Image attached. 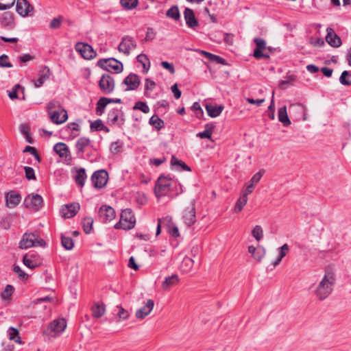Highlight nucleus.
Returning a JSON list of instances; mask_svg holds the SVG:
<instances>
[{
	"label": "nucleus",
	"mask_w": 351,
	"mask_h": 351,
	"mask_svg": "<svg viewBox=\"0 0 351 351\" xmlns=\"http://www.w3.org/2000/svg\"><path fill=\"white\" fill-rule=\"evenodd\" d=\"M335 282L336 275L334 269L330 267H326L321 281L316 286H311V288L314 287L313 295L319 301L326 300L333 291Z\"/></svg>",
	"instance_id": "nucleus-1"
},
{
	"label": "nucleus",
	"mask_w": 351,
	"mask_h": 351,
	"mask_svg": "<svg viewBox=\"0 0 351 351\" xmlns=\"http://www.w3.org/2000/svg\"><path fill=\"white\" fill-rule=\"evenodd\" d=\"M47 111L51 122L55 124H62L68 119L67 111L57 100H52L47 104Z\"/></svg>",
	"instance_id": "nucleus-2"
},
{
	"label": "nucleus",
	"mask_w": 351,
	"mask_h": 351,
	"mask_svg": "<svg viewBox=\"0 0 351 351\" xmlns=\"http://www.w3.org/2000/svg\"><path fill=\"white\" fill-rule=\"evenodd\" d=\"M46 245V242L39 237V234L37 232H35L32 233H25L19 243V247L21 249H27L35 246L45 247Z\"/></svg>",
	"instance_id": "nucleus-3"
},
{
	"label": "nucleus",
	"mask_w": 351,
	"mask_h": 351,
	"mask_svg": "<svg viewBox=\"0 0 351 351\" xmlns=\"http://www.w3.org/2000/svg\"><path fill=\"white\" fill-rule=\"evenodd\" d=\"M136 224V218L130 208L123 210L121 213L120 220L114 225L116 229L125 230L132 229Z\"/></svg>",
	"instance_id": "nucleus-4"
},
{
	"label": "nucleus",
	"mask_w": 351,
	"mask_h": 351,
	"mask_svg": "<svg viewBox=\"0 0 351 351\" xmlns=\"http://www.w3.org/2000/svg\"><path fill=\"white\" fill-rule=\"evenodd\" d=\"M97 65L103 70L114 73H120L123 69V64L113 58L100 59Z\"/></svg>",
	"instance_id": "nucleus-5"
},
{
	"label": "nucleus",
	"mask_w": 351,
	"mask_h": 351,
	"mask_svg": "<svg viewBox=\"0 0 351 351\" xmlns=\"http://www.w3.org/2000/svg\"><path fill=\"white\" fill-rule=\"evenodd\" d=\"M173 176L171 175L160 176L155 184L154 192L156 196L158 197L165 196L167 194L169 191V187L171 184Z\"/></svg>",
	"instance_id": "nucleus-6"
},
{
	"label": "nucleus",
	"mask_w": 351,
	"mask_h": 351,
	"mask_svg": "<svg viewBox=\"0 0 351 351\" xmlns=\"http://www.w3.org/2000/svg\"><path fill=\"white\" fill-rule=\"evenodd\" d=\"M125 121V114L121 109L114 108L108 112L107 117L108 124L117 125L119 128H122Z\"/></svg>",
	"instance_id": "nucleus-7"
},
{
	"label": "nucleus",
	"mask_w": 351,
	"mask_h": 351,
	"mask_svg": "<svg viewBox=\"0 0 351 351\" xmlns=\"http://www.w3.org/2000/svg\"><path fill=\"white\" fill-rule=\"evenodd\" d=\"M23 205L31 210L38 211L43 206V199L38 194H29L24 199Z\"/></svg>",
	"instance_id": "nucleus-8"
},
{
	"label": "nucleus",
	"mask_w": 351,
	"mask_h": 351,
	"mask_svg": "<svg viewBox=\"0 0 351 351\" xmlns=\"http://www.w3.org/2000/svg\"><path fill=\"white\" fill-rule=\"evenodd\" d=\"M254 42L256 44V47L253 52L254 57L257 60L269 58V54L267 53L265 40L261 38H254Z\"/></svg>",
	"instance_id": "nucleus-9"
},
{
	"label": "nucleus",
	"mask_w": 351,
	"mask_h": 351,
	"mask_svg": "<svg viewBox=\"0 0 351 351\" xmlns=\"http://www.w3.org/2000/svg\"><path fill=\"white\" fill-rule=\"evenodd\" d=\"M101 91L104 94H110L113 92L115 86L114 78L108 73L101 75L99 83Z\"/></svg>",
	"instance_id": "nucleus-10"
},
{
	"label": "nucleus",
	"mask_w": 351,
	"mask_h": 351,
	"mask_svg": "<svg viewBox=\"0 0 351 351\" xmlns=\"http://www.w3.org/2000/svg\"><path fill=\"white\" fill-rule=\"evenodd\" d=\"M195 200H192L189 206L185 207L182 213V219L187 226H191L195 223Z\"/></svg>",
	"instance_id": "nucleus-11"
},
{
	"label": "nucleus",
	"mask_w": 351,
	"mask_h": 351,
	"mask_svg": "<svg viewBox=\"0 0 351 351\" xmlns=\"http://www.w3.org/2000/svg\"><path fill=\"white\" fill-rule=\"evenodd\" d=\"M108 173L106 170L101 169L95 171L91 176V182L95 188L102 189L108 182Z\"/></svg>",
	"instance_id": "nucleus-12"
},
{
	"label": "nucleus",
	"mask_w": 351,
	"mask_h": 351,
	"mask_svg": "<svg viewBox=\"0 0 351 351\" xmlns=\"http://www.w3.org/2000/svg\"><path fill=\"white\" fill-rule=\"evenodd\" d=\"M66 322L64 318H58L50 322L47 326V332L49 335L55 336L64 331Z\"/></svg>",
	"instance_id": "nucleus-13"
},
{
	"label": "nucleus",
	"mask_w": 351,
	"mask_h": 351,
	"mask_svg": "<svg viewBox=\"0 0 351 351\" xmlns=\"http://www.w3.org/2000/svg\"><path fill=\"white\" fill-rule=\"evenodd\" d=\"M75 49L86 60L93 59L97 55L96 51H94L92 46L87 43H77L75 45Z\"/></svg>",
	"instance_id": "nucleus-14"
},
{
	"label": "nucleus",
	"mask_w": 351,
	"mask_h": 351,
	"mask_svg": "<svg viewBox=\"0 0 351 351\" xmlns=\"http://www.w3.org/2000/svg\"><path fill=\"white\" fill-rule=\"evenodd\" d=\"M136 43L132 36H125L118 46V50L128 56L130 51L136 49Z\"/></svg>",
	"instance_id": "nucleus-15"
},
{
	"label": "nucleus",
	"mask_w": 351,
	"mask_h": 351,
	"mask_svg": "<svg viewBox=\"0 0 351 351\" xmlns=\"http://www.w3.org/2000/svg\"><path fill=\"white\" fill-rule=\"evenodd\" d=\"M16 10L19 15L25 17L33 14L34 7L27 0H17Z\"/></svg>",
	"instance_id": "nucleus-16"
},
{
	"label": "nucleus",
	"mask_w": 351,
	"mask_h": 351,
	"mask_svg": "<svg viewBox=\"0 0 351 351\" xmlns=\"http://www.w3.org/2000/svg\"><path fill=\"white\" fill-rule=\"evenodd\" d=\"M75 149L77 156L83 158L85 152L89 147H92L91 141L89 138L80 137L75 143Z\"/></svg>",
	"instance_id": "nucleus-17"
},
{
	"label": "nucleus",
	"mask_w": 351,
	"mask_h": 351,
	"mask_svg": "<svg viewBox=\"0 0 351 351\" xmlns=\"http://www.w3.org/2000/svg\"><path fill=\"white\" fill-rule=\"evenodd\" d=\"M99 216L102 222L107 223L114 219L115 211L111 206L104 205L99 210Z\"/></svg>",
	"instance_id": "nucleus-18"
},
{
	"label": "nucleus",
	"mask_w": 351,
	"mask_h": 351,
	"mask_svg": "<svg viewBox=\"0 0 351 351\" xmlns=\"http://www.w3.org/2000/svg\"><path fill=\"white\" fill-rule=\"evenodd\" d=\"M21 201V195L14 191H10L5 195V206L8 208H15L20 204Z\"/></svg>",
	"instance_id": "nucleus-19"
},
{
	"label": "nucleus",
	"mask_w": 351,
	"mask_h": 351,
	"mask_svg": "<svg viewBox=\"0 0 351 351\" xmlns=\"http://www.w3.org/2000/svg\"><path fill=\"white\" fill-rule=\"evenodd\" d=\"M80 209L78 203H73L62 206L60 213L64 218H71L74 217Z\"/></svg>",
	"instance_id": "nucleus-20"
},
{
	"label": "nucleus",
	"mask_w": 351,
	"mask_h": 351,
	"mask_svg": "<svg viewBox=\"0 0 351 351\" xmlns=\"http://www.w3.org/2000/svg\"><path fill=\"white\" fill-rule=\"evenodd\" d=\"M123 84L128 86L126 90H134L138 88L141 81L136 74L131 73L123 80Z\"/></svg>",
	"instance_id": "nucleus-21"
},
{
	"label": "nucleus",
	"mask_w": 351,
	"mask_h": 351,
	"mask_svg": "<svg viewBox=\"0 0 351 351\" xmlns=\"http://www.w3.org/2000/svg\"><path fill=\"white\" fill-rule=\"evenodd\" d=\"M327 35L326 40L327 43L332 47H339L341 45L342 42L340 37L335 32L332 28L327 27Z\"/></svg>",
	"instance_id": "nucleus-22"
},
{
	"label": "nucleus",
	"mask_w": 351,
	"mask_h": 351,
	"mask_svg": "<svg viewBox=\"0 0 351 351\" xmlns=\"http://www.w3.org/2000/svg\"><path fill=\"white\" fill-rule=\"evenodd\" d=\"M1 25L7 29H12L15 27L14 14L11 12H5L1 19Z\"/></svg>",
	"instance_id": "nucleus-23"
},
{
	"label": "nucleus",
	"mask_w": 351,
	"mask_h": 351,
	"mask_svg": "<svg viewBox=\"0 0 351 351\" xmlns=\"http://www.w3.org/2000/svg\"><path fill=\"white\" fill-rule=\"evenodd\" d=\"M184 17L186 25L190 28H195L199 25L198 21L195 16L194 12L192 9L186 8L184 11Z\"/></svg>",
	"instance_id": "nucleus-24"
},
{
	"label": "nucleus",
	"mask_w": 351,
	"mask_h": 351,
	"mask_svg": "<svg viewBox=\"0 0 351 351\" xmlns=\"http://www.w3.org/2000/svg\"><path fill=\"white\" fill-rule=\"evenodd\" d=\"M154 306V301L151 299L147 300L145 305L136 311V317L138 319H144L151 313Z\"/></svg>",
	"instance_id": "nucleus-25"
},
{
	"label": "nucleus",
	"mask_w": 351,
	"mask_h": 351,
	"mask_svg": "<svg viewBox=\"0 0 351 351\" xmlns=\"http://www.w3.org/2000/svg\"><path fill=\"white\" fill-rule=\"evenodd\" d=\"M205 108L208 116L213 118L219 116L224 108L222 105L213 104H206Z\"/></svg>",
	"instance_id": "nucleus-26"
},
{
	"label": "nucleus",
	"mask_w": 351,
	"mask_h": 351,
	"mask_svg": "<svg viewBox=\"0 0 351 351\" xmlns=\"http://www.w3.org/2000/svg\"><path fill=\"white\" fill-rule=\"evenodd\" d=\"M53 150L61 158H67L70 156L71 153L68 146L64 143H57L53 146Z\"/></svg>",
	"instance_id": "nucleus-27"
},
{
	"label": "nucleus",
	"mask_w": 351,
	"mask_h": 351,
	"mask_svg": "<svg viewBox=\"0 0 351 351\" xmlns=\"http://www.w3.org/2000/svg\"><path fill=\"white\" fill-rule=\"evenodd\" d=\"M171 165L176 170L191 171V169L184 162L172 156L171 158Z\"/></svg>",
	"instance_id": "nucleus-28"
},
{
	"label": "nucleus",
	"mask_w": 351,
	"mask_h": 351,
	"mask_svg": "<svg viewBox=\"0 0 351 351\" xmlns=\"http://www.w3.org/2000/svg\"><path fill=\"white\" fill-rule=\"evenodd\" d=\"M179 282V277L176 274H173L169 277H167L165 280L162 283V288L167 291L171 287L176 286Z\"/></svg>",
	"instance_id": "nucleus-29"
},
{
	"label": "nucleus",
	"mask_w": 351,
	"mask_h": 351,
	"mask_svg": "<svg viewBox=\"0 0 351 351\" xmlns=\"http://www.w3.org/2000/svg\"><path fill=\"white\" fill-rule=\"evenodd\" d=\"M278 117L279 121L281 122L285 127H287L291 124V121L288 117L287 107L285 106L278 109Z\"/></svg>",
	"instance_id": "nucleus-30"
},
{
	"label": "nucleus",
	"mask_w": 351,
	"mask_h": 351,
	"mask_svg": "<svg viewBox=\"0 0 351 351\" xmlns=\"http://www.w3.org/2000/svg\"><path fill=\"white\" fill-rule=\"evenodd\" d=\"M92 315L95 318L101 317L106 311L105 305L103 303H95L91 308Z\"/></svg>",
	"instance_id": "nucleus-31"
},
{
	"label": "nucleus",
	"mask_w": 351,
	"mask_h": 351,
	"mask_svg": "<svg viewBox=\"0 0 351 351\" xmlns=\"http://www.w3.org/2000/svg\"><path fill=\"white\" fill-rule=\"evenodd\" d=\"M109 104V101L107 97H101L96 104V114L101 116L104 112L106 106Z\"/></svg>",
	"instance_id": "nucleus-32"
},
{
	"label": "nucleus",
	"mask_w": 351,
	"mask_h": 351,
	"mask_svg": "<svg viewBox=\"0 0 351 351\" xmlns=\"http://www.w3.org/2000/svg\"><path fill=\"white\" fill-rule=\"evenodd\" d=\"M87 178V176L86 173L85 169L80 168L77 170V173L75 176V181L76 184L80 187H83L85 183V181Z\"/></svg>",
	"instance_id": "nucleus-33"
},
{
	"label": "nucleus",
	"mask_w": 351,
	"mask_h": 351,
	"mask_svg": "<svg viewBox=\"0 0 351 351\" xmlns=\"http://www.w3.org/2000/svg\"><path fill=\"white\" fill-rule=\"evenodd\" d=\"M8 335L10 340L14 341V342L19 344L22 343L21 337L19 336V332L16 328L14 327H10L8 330Z\"/></svg>",
	"instance_id": "nucleus-34"
},
{
	"label": "nucleus",
	"mask_w": 351,
	"mask_h": 351,
	"mask_svg": "<svg viewBox=\"0 0 351 351\" xmlns=\"http://www.w3.org/2000/svg\"><path fill=\"white\" fill-rule=\"evenodd\" d=\"M149 123L156 130H160L165 126V123L158 115H153L149 120Z\"/></svg>",
	"instance_id": "nucleus-35"
},
{
	"label": "nucleus",
	"mask_w": 351,
	"mask_h": 351,
	"mask_svg": "<svg viewBox=\"0 0 351 351\" xmlns=\"http://www.w3.org/2000/svg\"><path fill=\"white\" fill-rule=\"evenodd\" d=\"M50 71L47 68H45L43 73L40 75L38 80L34 81V85L36 87H40L45 80L49 77Z\"/></svg>",
	"instance_id": "nucleus-36"
},
{
	"label": "nucleus",
	"mask_w": 351,
	"mask_h": 351,
	"mask_svg": "<svg viewBox=\"0 0 351 351\" xmlns=\"http://www.w3.org/2000/svg\"><path fill=\"white\" fill-rule=\"evenodd\" d=\"M193 264L194 261L189 256H185L182 261L180 268L183 271L187 272L191 269V268L193 266Z\"/></svg>",
	"instance_id": "nucleus-37"
},
{
	"label": "nucleus",
	"mask_w": 351,
	"mask_h": 351,
	"mask_svg": "<svg viewBox=\"0 0 351 351\" xmlns=\"http://www.w3.org/2000/svg\"><path fill=\"white\" fill-rule=\"evenodd\" d=\"M166 16L175 21H178L180 19V14L177 5H173L166 12Z\"/></svg>",
	"instance_id": "nucleus-38"
},
{
	"label": "nucleus",
	"mask_w": 351,
	"mask_h": 351,
	"mask_svg": "<svg viewBox=\"0 0 351 351\" xmlns=\"http://www.w3.org/2000/svg\"><path fill=\"white\" fill-rule=\"evenodd\" d=\"M136 58L137 61L142 64L144 72L147 73L150 68V61L148 57L144 53H141Z\"/></svg>",
	"instance_id": "nucleus-39"
},
{
	"label": "nucleus",
	"mask_w": 351,
	"mask_h": 351,
	"mask_svg": "<svg viewBox=\"0 0 351 351\" xmlns=\"http://www.w3.org/2000/svg\"><path fill=\"white\" fill-rule=\"evenodd\" d=\"M247 202V197L246 195H241V197L237 199L236 204L234 206V211L238 213L241 212L243 207L245 206Z\"/></svg>",
	"instance_id": "nucleus-40"
},
{
	"label": "nucleus",
	"mask_w": 351,
	"mask_h": 351,
	"mask_svg": "<svg viewBox=\"0 0 351 351\" xmlns=\"http://www.w3.org/2000/svg\"><path fill=\"white\" fill-rule=\"evenodd\" d=\"M82 224L84 232L86 234H90L93 228V219L90 217H86L84 218Z\"/></svg>",
	"instance_id": "nucleus-41"
},
{
	"label": "nucleus",
	"mask_w": 351,
	"mask_h": 351,
	"mask_svg": "<svg viewBox=\"0 0 351 351\" xmlns=\"http://www.w3.org/2000/svg\"><path fill=\"white\" fill-rule=\"evenodd\" d=\"M339 82L344 86H351V71H343L339 77Z\"/></svg>",
	"instance_id": "nucleus-42"
},
{
	"label": "nucleus",
	"mask_w": 351,
	"mask_h": 351,
	"mask_svg": "<svg viewBox=\"0 0 351 351\" xmlns=\"http://www.w3.org/2000/svg\"><path fill=\"white\" fill-rule=\"evenodd\" d=\"M123 143L118 140L111 143L110 145V152L113 154H117L123 152Z\"/></svg>",
	"instance_id": "nucleus-43"
},
{
	"label": "nucleus",
	"mask_w": 351,
	"mask_h": 351,
	"mask_svg": "<svg viewBox=\"0 0 351 351\" xmlns=\"http://www.w3.org/2000/svg\"><path fill=\"white\" fill-rule=\"evenodd\" d=\"M61 243L62 246L67 250H71L73 248V241L70 237H66L63 234L61 235Z\"/></svg>",
	"instance_id": "nucleus-44"
},
{
	"label": "nucleus",
	"mask_w": 351,
	"mask_h": 351,
	"mask_svg": "<svg viewBox=\"0 0 351 351\" xmlns=\"http://www.w3.org/2000/svg\"><path fill=\"white\" fill-rule=\"evenodd\" d=\"M252 234L257 241H260L263 237V230L261 226L256 225L253 228Z\"/></svg>",
	"instance_id": "nucleus-45"
},
{
	"label": "nucleus",
	"mask_w": 351,
	"mask_h": 351,
	"mask_svg": "<svg viewBox=\"0 0 351 351\" xmlns=\"http://www.w3.org/2000/svg\"><path fill=\"white\" fill-rule=\"evenodd\" d=\"M63 16L59 15L57 17L53 18L49 23V28L51 29H56L60 27L63 21Z\"/></svg>",
	"instance_id": "nucleus-46"
},
{
	"label": "nucleus",
	"mask_w": 351,
	"mask_h": 351,
	"mask_svg": "<svg viewBox=\"0 0 351 351\" xmlns=\"http://www.w3.org/2000/svg\"><path fill=\"white\" fill-rule=\"evenodd\" d=\"M121 5L127 10H132L138 5V0H120Z\"/></svg>",
	"instance_id": "nucleus-47"
},
{
	"label": "nucleus",
	"mask_w": 351,
	"mask_h": 351,
	"mask_svg": "<svg viewBox=\"0 0 351 351\" xmlns=\"http://www.w3.org/2000/svg\"><path fill=\"white\" fill-rule=\"evenodd\" d=\"M116 311L117 315L119 317L120 319H127L130 316V313L121 306H117Z\"/></svg>",
	"instance_id": "nucleus-48"
},
{
	"label": "nucleus",
	"mask_w": 351,
	"mask_h": 351,
	"mask_svg": "<svg viewBox=\"0 0 351 351\" xmlns=\"http://www.w3.org/2000/svg\"><path fill=\"white\" fill-rule=\"evenodd\" d=\"M14 292V287L11 285H7L4 290L2 291L1 296L4 300H8Z\"/></svg>",
	"instance_id": "nucleus-49"
},
{
	"label": "nucleus",
	"mask_w": 351,
	"mask_h": 351,
	"mask_svg": "<svg viewBox=\"0 0 351 351\" xmlns=\"http://www.w3.org/2000/svg\"><path fill=\"white\" fill-rule=\"evenodd\" d=\"M133 110H139L147 114L149 112V108L147 104L144 101H137L133 107Z\"/></svg>",
	"instance_id": "nucleus-50"
},
{
	"label": "nucleus",
	"mask_w": 351,
	"mask_h": 351,
	"mask_svg": "<svg viewBox=\"0 0 351 351\" xmlns=\"http://www.w3.org/2000/svg\"><path fill=\"white\" fill-rule=\"evenodd\" d=\"M19 90H21L23 93L25 90L23 87H22L20 84H17L12 88V90L10 91V93L8 94L9 97L11 99H18L19 96H18L17 92Z\"/></svg>",
	"instance_id": "nucleus-51"
},
{
	"label": "nucleus",
	"mask_w": 351,
	"mask_h": 351,
	"mask_svg": "<svg viewBox=\"0 0 351 351\" xmlns=\"http://www.w3.org/2000/svg\"><path fill=\"white\" fill-rule=\"evenodd\" d=\"M206 58L211 62H215L220 64H226V60L223 58H221L219 56L213 54L211 53H207Z\"/></svg>",
	"instance_id": "nucleus-52"
},
{
	"label": "nucleus",
	"mask_w": 351,
	"mask_h": 351,
	"mask_svg": "<svg viewBox=\"0 0 351 351\" xmlns=\"http://www.w3.org/2000/svg\"><path fill=\"white\" fill-rule=\"evenodd\" d=\"M265 254V250L263 247H257L256 252L253 254L252 257L256 260L257 261H261L262 258L264 257Z\"/></svg>",
	"instance_id": "nucleus-53"
},
{
	"label": "nucleus",
	"mask_w": 351,
	"mask_h": 351,
	"mask_svg": "<svg viewBox=\"0 0 351 351\" xmlns=\"http://www.w3.org/2000/svg\"><path fill=\"white\" fill-rule=\"evenodd\" d=\"M24 170L25 173V177L27 180H36V176L34 173V170L32 167H24Z\"/></svg>",
	"instance_id": "nucleus-54"
},
{
	"label": "nucleus",
	"mask_w": 351,
	"mask_h": 351,
	"mask_svg": "<svg viewBox=\"0 0 351 351\" xmlns=\"http://www.w3.org/2000/svg\"><path fill=\"white\" fill-rule=\"evenodd\" d=\"M155 86H156V83L153 80H150L149 78H147L145 80V95L146 97H148V91L149 90H152L154 88Z\"/></svg>",
	"instance_id": "nucleus-55"
},
{
	"label": "nucleus",
	"mask_w": 351,
	"mask_h": 351,
	"mask_svg": "<svg viewBox=\"0 0 351 351\" xmlns=\"http://www.w3.org/2000/svg\"><path fill=\"white\" fill-rule=\"evenodd\" d=\"M103 125V121L101 119H97L90 123V128L92 131H101Z\"/></svg>",
	"instance_id": "nucleus-56"
},
{
	"label": "nucleus",
	"mask_w": 351,
	"mask_h": 351,
	"mask_svg": "<svg viewBox=\"0 0 351 351\" xmlns=\"http://www.w3.org/2000/svg\"><path fill=\"white\" fill-rule=\"evenodd\" d=\"M0 67H12V64L9 62V58L7 55L0 56Z\"/></svg>",
	"instance_id": "nucleus-57"
},
{
	"label": "nucleus",
	"mask_w": 351,
	"mask_h": 351,
	"mask_svg": "<svg viewBox=\"0 0 351 351\" xmlns=\"http://www.w3.org/2000/svg\"><path fill=\"white\" fill-rule=\"evenodd\" d=\"M268 117L271 120L274 119L275 118V105L274 101V94L272 95L270 105L268 106Z\"/></svg>",
	"instance_id": "nucleus-58"
},
{
	"label": "nucleus",
	"mask_w": 351,
	"mask_h": 351,
	"mask_svg": "<svg viewBox=\"0 0 351 351\" xmlns=\"http://www.w3.org/2000/svg\"><path fill=\"white\" fill-rule=\"evenodd\" d=\"M156 37V32L152 27H148L146 33L145 38L143 41L148 42L154 40Z\"/></svg>",
	"instance_id": "nucleus-59"
},
{
	"label": "nucleus",
	"mask_w": 351,
	"mask_h": 351,
	"mask_svg": "<svg viewBox=\"0 0 351 351\" xmlns=\"http://www.w3.org/2000/svg\"><path fill=\"white\" fill-rule=\"evenodd\" d=\"M169 224L168 225V232L169 233L171 234V236L173 237H178L180 236V232H179V230H178V228L176 226H172V224H171V223H169Z\"/></svg>",
	"instance_id": "nucleus-60"
},
{
	"label": "nucleus",
	"mask_w": 351,
	"mask_h": 351,
	"mask_svg": "<svg viewBox=\"0 0 351 351\" xmlns=\"http://www.w3.org/2000/svg\"><path fill=\"white\" fill-rule=\"evenodd\" d=\"M172 220V218L169 216H167L162 219H158V223L156 228V235H158L160 233V228L162 223H164L165 222L171 223Z\"/></svg>",
	"instance_id": "nucleus-61"
},
{
	"label": "nucleus",
	"mask_w": 351,
	"mask_h": 351,
	"mask_svg": "<svg viewBox=\"0 0 351 351\" xmlns=\"http://www.w3.org/2000/svg\"><path fill=\"white\" fill-rule=\"evenodd\" d=\"M265 173L264 169H261L258 172L255 173L250 180V182L253 184H257L261 179L262 176Z\"/></svg>",
	"instance_id": "nucleus-62"
},
{
	"label": "nucleus",
	"mask_w": 351,
	"mask_h": 351,
	"mask_svg": "<svg viewBox=\"0 0 351 351\" xmlns=\"http://www.w3.org/2000/svg\"><path fill=\"white\" fill-rule=\"evenodd\" d=\"M23 262L26 267L30 269H33L37 266L36 264L34 263L33 260L28 258L27 255L23 256Z\"/></svg>",
	"instance_id": "nucleus-63"
},
{
	"label": "nucleus",
	"mask_w": 351,
	"mask_h": 351,
	"mask_svg": "<svg viewBox=\"0 0 351 351\" xmlns=\"http://www.w3.org/2000/svg\"><path fill=\"white\" fill-rule=\"evenodd\" d=\"M289 250V245L287 243L284 244L282 246H281L280 247L278 248L279 256L280 258H283L287 255Z\"/></svg>",
	"instance_id": "nucleus-64"
}]
</instances>
